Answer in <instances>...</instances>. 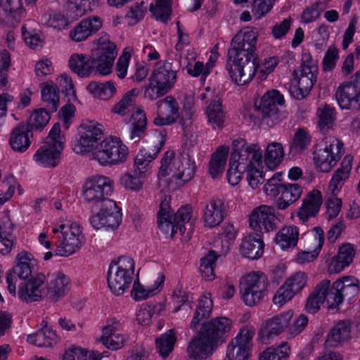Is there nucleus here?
<instances>
[{
  "label": "nucleus",
  "instance_id": "1",
  "mask_svg": "<svg viewBox=\"0 0 360 360\" xmlns=\"http://www.w3.org/2000/svg\"><path fill=\"white\" fill-rule=\"evenodd\" d=\"M46 276L37 274L18 286V297L25 302L41 300L47 297L58 302L65 296L70 288V279L65 273L56 271L50 275L46 286H44Z\"/></svg>",
  "mask_w": 360,
  "mask_h": 360
},
{
  "label": "nucleus",
  "instance_id": "2",
  "mask_svg": "<svg viewBox=\"0 0 360 360\" xmlns=\"http://www.w3.org/2000/svg\"><path fill=\"white\" fill-rule=\"evenodd\" d=\"M139 94L136 88L127 91L111 109L112 114L129 120L131 124L129 137L134 141L145 134L147 128L146 114L137 101Z\"/></svg>",
  "mask_w": 360,
  "mask_h": 360
},
{
  "label": "nucleus",
  "instance_id": "3",
  "mask_svg": "<svg viewBox=\"0 0 360 360\" xmlns=\"http://www.w3.org/2000/svg\"><path fill=\"white\" fill-rule=\"evenodd\" d=\"M195 168L194 162L188 155H176L173 150H167L161 159L158 176L181 186L193 176Z\"/></svg>",
  "mask_w": 360,
  "mask_h": 360
},
{
  "label": "nucleus",
  "instance_id": "4",
  "mask_svg": "<svg viewBox=\"0 0 360 360\" xmlns=\"http://www.w3.org/2000/svg\"><path fill=\"white\" fill-rule=\"evenodd\" d=\"M52 233L56 236L55 255L68 257L77 252L85 242L82 226L77 222L59 221L53 226Z\"/></svg>",
  "mask_w": 360,
  "mask_h": 360
},
{
  "label": "nucleus",
  "instance_id": "5",
  "mask_svg": "<svg viewBox=\"0 0 360 360\" xmlns=\"http://www.w3.org/2000/svg\"><path fill=\"white\" fill-rule=\"evenodd\" d=\"M135 276V261L129 256H121L109 265L107 280L112 294H124L131 286Z\"/></svg>",
  "mask_w": 360,
  "mask_h": 360
},
{
  "label": "nucleus",
  "instance_id": "6",
  "mask_svg": "<svg viewBox=\"0 0 360 360\" xmlns=\"http://www.w3.org/2000/svg\"><path fill=\"white\" fill-rule=\"evenodd\" d=\"M320 288L324 290L325 304L328 309H335L342 304L344 299L354 296L359 291V281L352 276H342L330 283V281L324 279L319 283Z\"/></svg>",
  "mask_w": 360,
  "mask_h": 360
},
{
  "label": "nucleus",
  "instance_id": "7",
  "mask_svg": "<svg viewBox=\"0 0 360 360\" xmlns=\"http://www.w3.org/2000/svg\"><path fill=\"white\" fill-rule=\"evenodd\" d=\"M128 148L117 137H109L97 144L87 156L101 166H111L124 162Z\"/></svg>",
  "mask_w": 360,
  "mask_h": 360
},
{
  "label": "nucleus",
  "instance_id": "8",
  "mask_svg": "<svg viewBox=\"0 0 360 360\" xmlns=\"http://www.w3.org/2000/svg\"><path fill=\"white\" fill-rule=\"evenodd\" d=\"M166 142V133L155 131L146 148L141 149L134 160L135 175L146 176L152 167V162L158 156Z\"/></svg>",
  "mask_w": 360,
  "mask_h": 360
},
{
  "label": "nucleus",
  "instance_id": "9",
  "mask_svg": "<svg viewBox=\"0 0 360 360\" xmlns=\"http://www.w3.org/2000/svg\"><path fill=\"white\" fill-rule=\"evenodd\" d=\"M345 152L344 144L335 136L326 137L324 146L317 150L314 156L316 169L321 172H330Z\"/></svg>",
  "mask_w": 360,
  "mask_h": 360
},
{
  "label": "nucleus",
  "instance_id": "10",
  "mask_svg": "<svg viewBox=\"0 0 360 360\" xmlns=\"http://www.w3.org/2000/svg\"><path fill=\"white\" fill-rule=\"evenodd\" d=\"M15 263L13 268L6 274L7 289L13 297L18 295L16 288L18 278L28 279L34 271L37 261L31 253L21 251L17 254Z\"/></svg>",
  "mask_w": 360,
  "mask_h": 360
},
{
  "label": "nucleus",
  "instance_id": "11",
  "mask_svg": "<svg viewBox=\"0 0 360 360\" xmlns=\"http://www.w3.org/2000/svg\"><path fill=\"white\" fill-rule=\"evenodd\" d=\"M103 136V126L94 121L82 123L79 127V138L72 144L73 151L79 155H88Z\"/></svg>",
  "mask_w": 360,
  "mask_h": 360
},
{
  "label": "nucleus",
  "instance_id": "12",
  "mask_svg": "<svg viewBox=\"0 0 360 360\" xmlns=\"http://www.w3.org/2000/svg\"><path fill=\"white\" fill-rule=\"evenodd\" d=\"M121 209L113 200H105L101 204L98 211L89 219L92 227L96 230L114 231L122 222Z\"/></svg>",
  "mask_w": 360,
  "mask_h": 360
},
{
  "label": "nucleus",
  "instance_id": "13",
  "mask_svg": "<svg viewBox=\"0 0 360 360\" xmlns=\"http://www.w3.org/2000/svg\"><path fill=\"white\" fill-rule=\"evenodd\" d=\"M113 181L108 176L96 174L87 178L84 184L82 197L89 203H103L110 200L108 196L113 188Z\"/></svg>",
  "mask_w": 360,
  "mask_h": 360
},
{
  "label": "nucleus",
  "instance_id": "14",
  "mask_svg": "<svg viewBox=\"0 0 360 360\" xmlns=\"http://www.w3.org/2000/svg\"><path fill=\"white\" fill-rule=\"evenodd\" d=\"M292 316V311L289 310L264 320L259 328L257 341L263 345L271 343L275 337L283 333L288 328Z\"/></svg>",
  "mask_w": 360,
  "mask_h": 360
},
{
  "label": "nucleus",
  "instance_id": "15",
  "mask_svg": "<svg viewBox=\"0 0 360 360\" xmlns=\"http://www.w3.org/2000/svg\"><path fill=\"white\" fill-rule=\"evenodd\" d=\"M267 285V276L262 272H252L244 276L242 298L245 304L254 306L259 303Z\"/></svg>",
  "mask_w": 360,
  "mask_h": 360
},
{
  "label": "nucleus",
  "instance_id": "16",
  "mask_svg": "<svg viewBox=\"0 0 360 360\" xmlns=\"http://www.w3.org/2000/svg\"><path fill=\"white\" fill-rule=\"evenodd\" d=\"M240 164L244 168L248 186L252 189L258 188L264 178L263 151L255 149L253 154H244L240 158Z\"/></svg>",
  "mask_w": 360,
  "mask_h": 360
},
{
  "label": "nucleus",
  "instance_id": "17",
  "mask_svg": "<svg viewBox=\"0 0 360 360\" xmlns=\"http://www.w3.org/2000/svg\"><path fill=\"white\" fill-rule=\"evenodd\" d=\"M258 36V31L255 27H248L240 30L231 41L229 55L255 58Z\"/></svg>",
  "mask_w": 360,
  "mask_h": 360
},
{
  "label": "nucleus",
  "instance_id": "18",
  "mask_svg": "<svg viewBox=\"0 0 360 360\" xmlns=\"http://www.w3.org/2000/svg\"><path fill=\"white\" fill-rule=\"evenodd\" d=\"M308 276L304 271H297L288 276L276 292L273 301L276 305L283 306L300 293L307 285Z\"/></svg>",
  "mask_w": 360,
  "mask_h": 360
},
{
  "label": "nucleus",
  "instance_id": "19",
  "mask_svg": "<svg viewBox=\"0 0 360 360\" xmlns=\"http://www.w3.org/2000/svg\"><path fill=\"white\" fill-rule=\"evenodd\" d=\"M255 58L230 56L227 70L231 80L238 85L250 83L255 77L256 68Z\"/></svg>",
  "mask_w": 360,
  "mask_h": 360
},
{
  "label": "nucleus",
  "instance_id": "20",
  "mask_svg": "<svg viewBox=\"0 0 360 360\" xmlns=\"http://www.w3.org/2000/svg\"><path fill=\"white\" fill-rule=\"evenodd\" d=\"M276 219L274 207L261 205L252 210L249 216V224L255 231L267 233L276 229Z\"/></svg>",
  "mask_w": 360,
  "mask_h": 360
},
{
  "label": "nucleus",
  "instance_id": "21",
  "mask_svg": "<svg viewBox=\"0 0 360 360\" xmlns=\"http://www.w3.org/2000/svg\"><path fill=\"white\" fill-rule=\"evenodd\" d=\"M200 98L202 101L207 100L208 103L205 109V115L209 124L213 129H222L226 118V112L220 98L210 88H206V91L200 94Z\"/></svg>",
  "mask_w": 360,
  "mask_h": 360
},
{
  "label": "nucleus",
  "instance_id": "22",
  "mask_svg": "<svg viewBox=\"0 0 360 360\" xmlns=\"http://www.w3.org/2000/svg\"><path fill=\"white\" fill-rule=\"evenodd\" d=\"M157 116L153 123L156 126H165L175 123L180 117V107L177 101L168 96L156 103Z\"/></svg>",
  "mask_w": 360,
  "mask_h": 360
},
{
  "label": "nucleus",
  "instance_id": "23",
  "mask_svg": "<svg viewBox=\"0 0 360 360\" xmlns=\"http://www.w3.org/2000/svg\"><path fill=\"white\" fill-rule=\"evenodd\" d=\"M283 104V96L278 91L272 90L265 93L258 103H255V108L264 120L270 119L273 122H277L279 121L278 106Z\"/></svg>",
  "mask_w": 360,
  "mask_h": 360
},
{
  "label": "nucleus",
  "instance_id": "24",
  "mask_svg": "<svg viewBox=\"0 0 360 360\" xmlns=\"http://www.w3.org/2000/svg\"><path fill=\"white\" fill-rule=\"evenodd\" d=\"M356 255V248L354 244L343 243L338 248L336 254L332 257L327 266L329 274H339L349 266Z\"/></svg>",
  "mask_w": 360,
  "mask_h": 360
},
{
  "label": "nucleus",
  "instance_id": "25",
  "mask_svg": "<svg viewBox=\"0 0 360 360\" xmlns=\"http://www.w3.org/2000/svg\"><path fill=\"white\" fill-rule=\"evenodd\" d=\"M103 25V20L96 15L81 20L68 32L69 39L74 42L84 41L96 33Z\"/></svg>",
  "mask_w": 360,
  "mask_h": 360
},
{
  "label": "nucleus",
  "instance_id": "26",
  "mask_svg": "<svg viewBox=\"0 0 360 360\" xmlns=\"http://www.w3.org/2000/svg\"><path fill=\"white\" fill-rule=\"evenodd\" d=\"M231 328V320L224 316H220L204 323L201 330L204 335H207L218 346L223 342Z\"/></svg>",
  "mask_w": 360,
  "mask_h": 360
},
{
  "label": "nucleus",
  "instance_id": "27",
  "mask_svg": "<svg viewBox=\"0 0 360 360\" xmlns=\"http://www.w3.org/2000/svg\"><path fill=\"white\" fill-rule=\"evenodd\" d=\"M218 346L207 335L200 333L190 342L188 348V355L195 360L205 359L209 357Z\"/></svg>",
  "mask_w": 360,
  "mask_h": 360
},
{
  "label": "nucleus",
  "instance_id": "28",
  "mask_svg": "<svg viewBox=\"0 0 360 360\" xmlns=\"http://www.w3.org/2000/svg\"><path fill=\"white\" fill-rule=\"evenodd\" d=\"M322 203L321 192L318 189L311 190L302 198V204L296 212L297 217L302 222L308 221L310 217L319 213Z\"/></svg>",
  "mask_w": 360,
  "mask_h": 360
},
{
  "label": "nucleus",
  "instance_id": "29",
  "mask_svg": "<svg viewBox=\"0 0 360 360\" xmlns=\"http://www.w3.org/2000/svg\"><path fill=\"white\" fill-rule=\"evenodd\" d=\"M290 85L291 95L297 100H302L307 97L311 91L316 76L311 73L295 70Z\"/></svg>",
  "mask_w": 360,
  "mask_h": 360
},
{
  "label": "nucleus",
  "instance_id": "30",
  "mask_svg": "<svg viewBox=\"0 0 360 360\" xmlns=\"http://www.w3.org/2000/svg\"><path fill=\"white\" fill-rule=\"evenodd\" d=\"M335 96L340 107L350 109L360 103V89L353 82H345L337 89Z\"/></svg>",
  "mask_w": 360,
  "mask_h": 360
},
{
  "label": "nucleus",
  "instance_id": "31",
  "mask_svg": "<svg viewBox=\"0 0 360 360\" xmlns=\"http://www.w3.org/2000/svg\"><path fill=\"white\" fill-rule=\"evenodd\" d=\"M264 243L261 235L250 233L245 236L240 245V255L248 259L255 260L262 257Z\"/></svg>",
  "mask_w": 360,
  "mask_h": 360
},
{
  "label": "nucleus",
  "instance_id": "32",
  "mask_svg": "<svg viewBox=\"0 0 360 360\" xmlns=\"http://www.w3.org/2000/svg\"><path fill=\"white\" fill-rule=\"evenodd\" d=\"M32 131L27 124L20 123L10 134L9 145L17 153L25 152L31 144Z\"/></svg>",
  "mask_w": 360,
  "mask_h": 360
},
{
  "label": "nucleus",
  "instance_id": "33",
  "mask_svg": "<svg viewBox=\"0 0 360 360\" xmlns=\"http://www.w3.org/2000/svg\"><path fill=\"white\" fill-rule=\"evenodd\" d=\"M281 195L276 201V207L285 210L295 204L302 197L304 188L297 183H283Z\"/></svg>",
  "mask_w": 360,
  "mask_h": 360
},
{
  "label": "nucleus",
  "instance_id": "34",
  "mask_svg": "<svg viewBox=\"0 0 360 360\" xmlns=\"http://www.w3.org/2000/svg\"><path fill=\"white\" fill-rule=\"evenodd\" d=\"M352 163L353 157L346 155L342 160L340 166L333 174L328 185V191L332 195L336 196L338 194L345 181L349 178Z\"/></svg>",
  "mask_w": 360,
  "mask_h": 360
},
{
  "label": "nucleus",
  "instance_id": "35",
  "mask_svg": "<svg viewBox=\"0 0 360 360\" xmlns=\"http://www.w3.org/2000/svg\"><path fill=\"white\" fill-rule=\"evenodd\" d=\"M224 204L222 200L219 198L212 199L205 206L202 220L204 225L208 228H214L219 226L224 218Z\"/></svg>",
  "mask_w": 360,
  "mask_h": 360
},
{
  "label": "nucleus",
  "instance_id": "36",
  "mask_svg": "<svg viewBox=\"0 0 360 360\" xmlns=\"http://www.w3.org/2000/svg\"><path fill=\"white\" fill-rule=\"evenodd\" d=\"M62 152L44 143L37 150L33 155L35 163L42 167H56L61 158Z\"/></svg>",
  "mask_w": 360,
  "mask_h": 360
},
{
  "label": "nucleus",
  "instance_id": "37",
  "mask_svg": "<svg viewBox=\"0 0 360 360\" xmlns=\"http://www.w3.org/2000/svg\"><path fill=\"white\" fill-rule=\"evenodd\" d=\"M150 78L171 89L176 80V71L173 70L172 63L160 61L155 64Z\"/></svg>",
  "mask_w": 360,
  "mask_h": 360
},
{
  "label": "nucleus",
  "instance_id": "38",
  "mask_svg": "<svg viewBox=\"0 0 360 360\" xmlns=\"http://www.w3.org/2000/svg\"><path fill=\"white\" fill-rule=\"evenodd\" d=\"M93 57L82 53H73L68 59V67L79 77H89L94 72Z\"/></svg>",
  "mask_w": 360,
  "mask_h": 360
},
{
  "label": "nucleus",
  "instance_id": "39",
  "mask_svg": "<svg viewBox=\"0 0 360 360\" xmlns=\"http://www.w3.org/2000/svg\"><path fill=\"white\" fill-rule=\"evenodd\" d=\"M170 207V198L165 196L160 204L158 212V224L159 229L165 234L173 236L175 224H174V215Z\"/></svg>",
  "mask_w": 360,
  "mask_h": 360
},
{
  "label": "nucleus",
  "instance_id": "40",
  "mask_svg": "<svg viewBox=\"0 0 360 360\" xmlns=\"http://www.w3.org/2000/svg\"><path fill=\"white\" fill-rule=\"evenodd\" d=\"M299 229L295 226H285L280 229L274 238L275 243L282 250L294 248L298 241Z\"/></svg>",
  "mask_w": 360,
  "mask_h": 360
},
{
  "label": "nucleus",
  "instance_id": "41",
  "mask_svg": "<svg viewBox=\"0 0 360 360\" xmlns=\"http://www.w3.org/2000/svg\"><path fill=\"white\" fill-rule=\"evenodd\" d=\"M27 341L39 347H53L58 342V337L51 328L45 326L37 332L29 335Z\"/></svg>",
  "mask_w": 360,
  "mask_h": 360
},
{
  "label": "nucleus",
  "instance_id": "42",
  "mask_svg": "<svg viewBox=\"0 0 360 360\" xmlns=\"http://www.w3.org/2000/svg\"><path fill=\"white\" fill-rule=\"evenodd\" d=\"M41 97L49 111L56 112L59 105V90L51 80L41 84Z\"/></svg>",
  "mask_w": 360,
  "mask_h": 360
},
{
  "label": "nucleus",
  "instance_id": "43",
  "mask_svg": "<svg viewBox=\"0 0 360 360\" xmlns=\"http://www.w3.org/2000/svg\"><path fill=\"white\" fill-rule=\"evenodd\" d=\"M229 153L228 146H221L212 154L209 163V173L214 179L221 176L226 164Z\"/></svg>",
  "mask_w": 360,
  "mask_h": 360
},
{
  "label": "nucleus",
  "instance_id": "44",
  "mask_svg": "<svg viewBox=\"0 0 360 360\" xmlns=\"http://www.w3.org/2000/svg\"><path fill=\"white\" fill-rule=\"evenodd\" d=\"M213 303L210 293L205 294L200 297L194 316L191 322L190 327L196 330L200 322L210 316L212 310Z\"/></svg>",
  "mask_w": 360,
  "mask_h": 360
},
{
  "label": "nucleus",
  "instance_id": "45",
  "mask_svg": "<svg viewBox=\"0 0 360 360\" xmlns=\"http://www.w3.org/2000/svg\"><path fill=\"white\" fill-rule=\"evenodd\" d=\"M91 51L93 55L105 56L116 58L117 56V46L108 34H103L99 38L92 41Z\"/></svg>",
  "mask_w": 360,
  "mask_h": 360
},
{
  "label": "nucleus",
  "instance_id": "46",
  "mask_svg": "<svg viewBox=\"0 0 360 360\" xmlns=\"http://www.w3.org/2000/svg\"><path fill=\"white\" fill-rule=\"evenodd\" d=\"M86 90L94 97L103 101L110 99L117 92L116 86L112 81L103 83L91 82L87 85Z\"/></svg>",
  "mask_w": 360,
  "mask_h": 360
},
{
  "label": "nucleus",
  "instance_id": "47",
  "mask_svg": "<svg viewBox=\"0 0 360 360\" xmlns=\"http://www.w3.org/2000/svg\"><path fill=\"white\" fill-rule=\"evenodd\" d=\"M264 157L266 167L269 169H275L281 164L284 157L282 144L278 142L269 143L266 147Z\"/></svg>",
  "mask_w": 360,
  "mask_h": 360
},
{
  "label": "nucleus",
  "instance_id": "48",
  "mask_svg": "<svg viewBox=\"0 0 360 360\" xmlns=\"http://www.w3.org/2000/svg\"><path fill=\"white\" fill-rule=\"evenodd\" d=\"M350 327L345 322L338 323L328 335L326 343L329 347H338L350 338Z\"/></svg>",
  "mask_w": 360,
  "mask_h": 360
},
{
  "label": "nucleus",
  "instance_id": "49",
  "mask_svg": "<svg viewBox=\"0 0 360 360\" xmlns=\"http://www.w3.org/2000/svg\"><path fill=\"white\" fill-rule=\"evenodd\" d=\"M291 349L286 342H281L264 349L259 356V360H288Z\"/></svg>",
  "mask_w": 360,
  "mask_h": 360
},
{
  "label": "nucleus",
  "instance_id": "50",
  "mask_svg": "<svg viewBox=\"0 0 360 360\" xmlns=\"http://www.w3.org/2000/svg\"><path fill=\"white\" fill-rule=\"evenodd\" d=\"M176 331L171 329L156 338L155 348L161 357L167 358L173 351L176 341Z\"/></svg>",
  "mask_w": 360,
  "mask_h": 360
},
{
  "label": "nucleus",
  "instance_id": "51",
  "mask_svg": "<svg viewBox=\"0 0 360 360\" xmlns=\"http://www.w3.org/2000/svg\"><path fill=\"white\" fill-rule=\"evenodd\" d=\"M318 124L321 131L331 129L336 119L334 108L327 104H321L316 110Z\"/></svg>",
  "mask_w": 360,
  "mask_h": 360
},
{
  "label": "nucleus",
  "instance_id": "52",
  "mask_svg": "<svg viewBox=\"0 0 360 360\" xmlns=\"http://www.w3.org/2000/svg\"><path fill=\"white\" fill-rule=\"evenodd\" d=\"M99 0H96L98 1ZM69 15L72 19L77 20L93 11L92 3L96 0H68Z\"/></svg>",
  "mask_w": 360,
  "mask_h": 360
},
{
  "label": "nucleus",
  "instance_id": "53",
  "mask_svg": "<svg viewBox=\"0 0 360 360\" xmlns=\"http://www.w3.org/2000/svg\"><path fill=\"white\" fill-rule=\"evenodd\" d=\"M42 22L49 27L58 31L67 30L69 27L70 22L64 15L58 12H48L41 16Z\"/></svg>",
  "mask_w": 360,
  "mask_h": 360
},
{
  "label": "nucleus",
  "instance_id": "54",
  "mask_svg": "<svg viewBox=\"0 0 360 360\" xmlns=\"http://www.w3.org/2000/svg\"><path fill=\"white\" fill-rule=\"evenodd\" d=\"M311 143V136L302 128L297 129L292 137L290 150L295 153H300L306 150Z\"/></svg>",
  "mask_w": 360,
  "mask_h": 360
},
{
  "label": "nucleus",
  "instance_id": "55",
  "mask_svg": "<svg viewBox=\"0 0 360 360\" xmlns=\"http://www.w3.org/2000/svg\"><path fill=\"white\" fill-rule=\"evenodd\" d=\"M233 153L231 159L240 161L242 155L244 154H253L255 149H259L263 151L261 147L257 143L247 145L245 139L238 138L232 142Z\"/></svg>",
  "mask_w": 360,
  "mask_h": 360
},
{
  "label": "nucleus",
  "instance_id": "56",
  "mask_svg": "<svg viewBox=\"0 0 360 360\" xmlns=\"http://www.w3.org/2000/svg\"><path fill=\"white\" fill-rule=\"evenodd\" d=\"M323 292L324 290H321L317 284L305 302L304 309L308 313L315 314L319 311L321 306L325 303Z\"/></svg>",
  "mask_w": 360,
  "mask_h": 360
},
{
  "label": "nucleus",
  "instance_id": "57",
  "mask_svg": "<svg viewBox=\"0 0 360 360\" xmlns=\"http://www.w3.org/2000/svg\"><path fill=\"white\" fill-rule=\"evenodd\" d=\"M127 340V335L124 333L112 332L108 334H101V342L108 349L117 350L122 348Z\"/></svg>",
  "mask_w": 360,
  "mask_h": 360
},
{
  "label": "nucleus",
  "instance_id": "58",
  "mask_svg": "<svg viewBox=\"0 0 360 360\" xmlns=\"http://www.w3.org/2000/svg\"><path fill=\"white\" fill-rule=\"evenodd\" d=\"M65 142V133L61 130L60 124L56 123L50 130L44 143L63 152Z\"/></svg>",
  "mask_w": 360,
  "mask_h": 360
},
{
  "label": "nucleus",
  "instance_id": "59",
  "mask_svg": "<svg viewBox=\"0 0 360 360\" xmlns=\"http://www.w3.org/2000/svg\"><path fill=\"white\" fill-rule=\"evenodd\" d=\"M218 257L214 251H210L207 255L201 259L200 271L202 276L207 281H212L215 278L214 266Z\"/></svg>",
  "mask_w": 360,
  "mask_h": 360
},
{
  "label": "nucleus",
  "instance_id": "60",
  "mask_svg": "<svg viewBox=\"0 0 360 360\" xmlns=\"http://www.w3.org/2000/svg\"><path fill=\"white\" fill-rule=\"evenodd\" d=\"M93 58L94 71L102 76L108 75L112 72L116 58L105 56L95 55Z\"/></svg>",
  "mask_w": 360,
  "mask_h": 360
},
{
  "label": "nucleus",
  "instance_id": "61",
  "mask_svg": "<svg viewBox=\"0 0 360 360\" xmlns=\"http://www.w3.org/2000/svg\"><path fill=\"white\" fill-rule=\"evenodd\" d=\"M249 352L248 347L240 344L237 340H232L227 347L226 358L229 360H246Z\"/></svg>",
  "mask_w": 360,
  "mask_h": 360
},
{
  "label": "nucleus",
  "instance_id": "62",
  "mask_svg": "<svg viewBox=\"0 0 360 360\" xmlns=\"http://www.w3.org/2000/svg\"><path fill=\"white\" fill-rule=\"evenodd\" d=\"M281 174L275 173L263 186L264 194L270 198H278L281 195L283 183H281Z\"/></svg>",
  "mask_w": 360,
  "mask_h": 360
},
{
  "label": "nucleus",
  "instance_id": "63",
  "mask_svg": "<svg viewBox=\"0 0 360 360\" xmlns=\"http://www.w3.org/2000/svg\"><path fill=\"white\" fill-rule=\"evenodd\" d=\"M172 0H156L155 4H151L150 11L157 20L167 22L171 13Z\"/></svg>",
  "mask_w": 360,
  "mask_h": 360
},
{
  "label": "nucleus",
  "instance_id": "64",
  "mask_svg": "<svg viewBox=\"0 0 360 360\" xmlns=\"http://www.w3.org/2000/svg\"><path fill=\"white\" fill-rule=\"evenodd\" d=\"M56 82L65 94L68 101H77L75 86L70 75L63 73L56 78Z\"/></svg>",
  "mask_w": 360,
  "mask_h": 360
}]
</instances>
